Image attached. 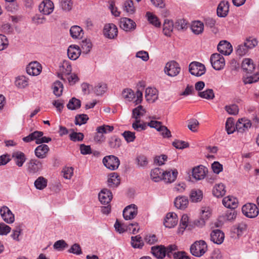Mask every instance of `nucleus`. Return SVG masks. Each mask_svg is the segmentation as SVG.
Wrapping results in <instances>:
<instances>
[{
  "label": "nucleus",
  "instance_id": "obj_1",
  "mask_svg": "<svg viewBox=\"0 0 259 259\" xmlns=\"http://www.w3.org/2000/svg\"><path fill=\"white\" fill-rule=\"evenodd\" d=\"M207 250V245L203 240L195 241L190 247V251L192 255L200 257L203 255Z\"/></svg>",
  "mask_w": 259,
  "mask_h": 259
},
{
  "label": "nucleus",
  "instance_id": "obj_2",
  "mask_svg": "<svg viewBox=\"0 0 259 259\" xmlns=\"http://www.w3.org/2000/svg\"><path fill=\"white\" fill-rule=\"evenodd\" d=\"M122 95L123 98L128 101H131L136 98V100L134 101L136 104L141 103L143 99V93L140 90H138L136 94H135L132 90L126 89L122 91Z\"/></svg>",
  "mask_w": 259,
  "mask_h": 259
},
{
  "label": "nucleus",
  "instance_id": "obj_3",
  "mask_svg": "<svg viewBox=\"0 0 259 259\" xmlns=\"http://www.w3.org/2000/svg\"><path fill=\"white\" fill-rule=\"evenodd\" d=\"M114 127L108 125H103L97 127L96 129L97 133L94 137V140L98 143H102L104 142L105 137L104 134H107L113 131Z\"/></svg>",
  "mask_w": 259,
  "mask_h": 259
},
{
  "label": "nucleus",
  "instance_id": "obj_4",
  "mask_svg": "<svg viewBox=\"0 0 259 259\" xmlns=\"http://www.w3.org/2000/svg\"><path fill=\"white\" fill-rule=\"evenodd\" d=\"M104 165L109 169L114 170L118 168L120 164L119 158L114 155H108L103 159Z\"/></svg>",
  "mask_w": 259,
  "mask_h": 259
},
{
  "label": "nucleus",
  "instance_id": "obj_5",
  "mask_svg": "<svg viewBox=\"0 0 259 259\" xmlns=\"http://www.w3.org/2000/svg\"><path fill=\"white\" fill-rule=\"evenodd\" d=\"M210 61L212 67L216 70L222 69L225 65V61L223 56L218 53L211 55Z\"/></svg>",
  "mask_w": 259,
  "mask_h": 259
},
{
  "label": "nucleus",
  "instance_id": "obj_6",
  "mask_svg": "<svg viewBox=\"0 0 259 259\" xmlns=\"http://www.w3.org/2000/svg\"><path fill=\"white\" fill-rule=\"evenodd\" d=\"M181 71V67L178 63L175 61H171L166 63L164 71L170 76H177Z\"/></svg>",
  "mask_w": 259,
  "mask_h": 259
},
{
  "label": "nucleus",
  "instance_id": "obj_7",
  "mask_svg": "<svg viewBox=\"0 0 259 259\" xmlns=\"http://www.w3.org/2000/svg\"><path fill=\"white\" fill-rule=\"evenodd\" d=\"M243 213L247 217L254 218L258 214L259 210L257 207L254 204L247 203L242 206Z\"/></svg>",
  "mask_w": 259,
  "mask_h": 259
},
{
  "label": "nucleus",
  "instance_id": "obj_8",
  "mask_svg": "<svg viewBox=\"0 0 259 259\" xmlns=\"http://www.w3.org/2000/svg\"><path fill=\"white\" fill-rule=\"evenodd\" d=\"M189 70L190 73L193 75L200 76L205 72L204 65L200 63L194 62L189 65Z\"/></svg>",
  "mask_w": 259,
  "mask_h": 259
},
{
  "label": "nucleus",
  "instance_id": "obj_9",
  "mask_svg": "<svg viewBox=\"0 0 259 259\" xmlns=\"http://www.w3.org/2000/svg\"><path fill=\"white\" fill-rule=\"evenodd\" d=\"M138 214V207L134 204L127 206L123 210V217L125 220L134 219Z\"/></svg>",
  "mask_w": 259,
  "mask_h": 259
},
{
  "label": "nucleus",
  "instance_id": "obj_10",
  "mask_svg": "<svg viewBox=\"0 0 259 259\" xmlns=\"http://www.w3.org/2000/svg\"><path fill=\"white\" fill-rule=\"evenodd\" d=\"M103 33L106 37L109 39H114L118 34L117 28L113 23L106 24L104 26Z\"/></svg>",
  "mask_w": 259,
  "mask_h": 259
},
{
  "label": "nucleus",
  "instance_id": "obj_11",
  "mask_svg": "<svg viewBox=\"0 0 259 259\" xmlns=\"http://www.w3.org/2000/svg\"><path fill=\"white\" fill-rule=\"evenodd\" d=\"M119 26L125 31H132L136 29V24L132 19L123 17L120 19Z\"/></svg>",
  "mask_w": 259,
  "mask_h": 259
},
{
  "label": "nucleus",
  "instance_id": "obj_12",
  "mask_svg": "<svg viewBox=\"0 0 259 259\" xmlns=\"http://www.w3.org/2000/svg\"><path fill=\"white\" fill-rule=\"evenodd\" d=\"M0 213L3 220L8 224H12L15 221L14 214L6 206H3L0 209Z\"/></svg>",
  "mask_w": 259,
  "mask_h": 259
},
{
  "label": "nucleus",
  "instance_id": "obj_13",
  "mask_svg": "<svg viewBox=\"0 0 259 259\" xmlns=\"http://www.w3.org/2000/svg\"><path fill=\"white\" fill-rule=\"evenodd\" d=\"M42 67L39 63L37 61L30 62L26 67L28 74L33 76H36L40 74Z\"/></svg>",
  "mask_w": 259,
  "mask_h": 259
},
{
  "label": "nucleus",
  "instance_id": "obj_14",
  "mask_svg": "<svg viewBox=\"0 0 259 259\" xmlns=\"http://www.w3.org/2000/svg\"><path fill=\"white\" fill-rule=\"evenodd\" d=\"M251 126V122L250 120L243 118L239 119L236 123V130L240 133H243L248 131Z\"/></svg>",
  "mask_w": 259,
  "mask_h": 259
},
{
  "label": "nucleus",
  "instance_id": "obj_15",
  "mask_svg": "<svg viewBox=\"0 0 259 259\" xmlns=\"http://www.w3.org/2000/svg\"><path fill=\"white\" fill-rule=\"evenodd\" d=\"M54 9V4L50 0H45L39 6V10L44 15L50 14Z\"/></svg>",
  "mask_w": 259,
  "mask_h": 259
},
{
  "label": "nucleus",
  "instance_id": "obj_16",
  "mask_svg": "<svg viewBox=\"0 0 259 259\" xmlns=\"http://www.w3.org/2000/svg\"><path fill=\"white\" fill-rule=\"evenodd\" d=\"M72 71L71 65L70 62L68 61H64L62 62L61 66H60V73L58 74V76L62 80H64V75H69Z\"/></svg>",
  "mask_w": 259,
  "mask_h": 259
},
{
  "label": "nucleus",
  "instance_id": "obj_17",
  "mask_svg": "<svg viewBox=\"0 0 259 259\" xmlns=\"http://www.w3.org/2000/svg\"><path fill=\"white\" fill-rule=\"evenodd\" d=\"M218 50L222 54L230 55L233 51V48L230 43L226 40L221 41L218 45Z\"/></svg>",
  "mask_w": 259,
  "mask_h": 259
},
{
  "label": "nucleus",
  "instance_id": "obj_18",
  "mask_svg": "<svg viewBox=\"0 0 259 259\" xmlns=\"http://www.w3.org/2000/svg\"><path fill=\"white\" fill-rule=\"evenodd\" d=\"M229 10V3L228 1H221L217 8V15L220 17H225L227 16Z\"/></svg>",
  "mask_w": 259,
  "mask_h": 259
},
{
  "label": "nucleus",
  "instance_id": "obj_19",
  "mask_svg": "<svg viewBox=\"0 0 259 259\" xmlns=\"http://www.w3.org/2000/svg\"><path fill=\"white\" fill-rule=\"evenodd\" d=\"M178 218L176 213H168L164 219V225L169 228L174 227L178 223Z\"/></svg>",
  "mask_w": 259,
  "mask_h": 259
},
{
  "label": "nucleus",
  "instance_id": "obj_20",
  "mask_svg": "<svg viewBox=\"0 0 259 259\" xmlns=\"http://www.w3.org/2000/svg\"><path fill=\"white\" fill-rule=\"evenodd\" d=\"M98 197L102 204H108L112 200L113 196L110 190L107 189H103L99 193Z\"/></svg>",
  "mask_w": 259,
  "mask_h": 259
},
{
  "label": "nucleus",
  "instance_id": "obj_21",
  "mask_svg": "<svg viewBox=\"0 0 259 259\" xmlns=\"http://www.w3.org/2000/svg\"><path fill=\"white\" fill-rule=\"evenodd\" d=\"M210 236L211 241L217 244H221L224 240L225 234L219 229L213 230Z\"/></svg>",
  "mask_w": 259,
  "mask_h": 259
},
{
  "label": "nucleus",
  "instance_id": "obj_22",
  "mask_svg": "<svg viewBox=\"0 0 259 259\" xmlns=\"http://www.w3.org/2000/svg\"><path fill=\"white\" fill-rule=\"evenodd\" d=\"M162 180L166 183H171L177 179L178 172L176 169L163 171Z\"/></svg>",
  "mask_w": 259,
  "mask_h": 259
},
{
  "label": "nucleus",
  "instance_id": "obj_23",
  "mask_svg": "<svg viewBox=\"0 0 259 259\" xmlns=\"http://www.w3.org/2000/svg\"><path fill=\"white\" fill-rule=\"evenodd\" d=\"M42 167L41 163L37 159H31L27 163V170L29 174L37 172Z\"/></svg>",
  "mask_w": 259,
  "mask_h": 259
},
{
  "label": "nucleus",
  "instance_id": "obj_24",
  "mask_svg": "<svg viewBox=\"0 0 259 259\" xmlns=\"http://www.w3.org/2000/svg\"><path fill=\"white\" fill-rule=\"evenodd\" d=\"M158 92L155 88H148L145 91V98L150 103H154L158 98Z\"/></svg>",
  "mask_w": 259,
  "mask_h": 259
},
{
  "label": "nucleus",
  "instance_id": "obj_25",
  "mask_svg": "<svg viewBox=\"0 0 259 259\" xmlns=\"http://www.w3.org/2000/svg\"><path fill=\"white\" fill-rule=\"evenodd\" d=\"M81 54V50L79 47L76 45H71L67 50L68 58L72 60H76Z\"/></svg>",
  "mask_w": 259,
  "mask_h": 259
},
{
  "label": "nucleus",
  "instance_id": "obj_26",
  "mask_svg": "<svg viewBox=\"0 0 259 259\" xmlns=\"http://www.w3.org/2000/svg\"><path fill=\"white\" fill-rule=\"evenodd\" d=\"M206 168L202 165L193 168L192 176L196 180H200L204 178L206 175Z\"/></svg>",
  "mask_w": 259,
  "mask_h": 259
},
{
  "label": "nucleus",
  "instance_id": "obj_27",
  "mask_svg": "<svg viewBox=\"0 0 259 259\" xmlns=\"http://www.w3.org/2000/svg\"><path fill=\"white\" fill-rule=\"evenodd\" d=\"M12 158L18 167H22L26 160L24 153L21 151H16L12 154Z\"/></svg>",
  "mask_w": 259,
  "mask_h": 259
},
{
  "label": "nucleus",
  "instance_id": "obj_28",
  "mask_svg": "<svg viewBox=\"0 0 259 259\" xmlns=\"http://www.w3.org/2000/svg\"><path fill=\"white\" fill-rule=\"evenodd\" d=\"M255 64L250 58H245L242 62V68L247 73H251L255 69Z\"/></svg>",
  "mask_w": 259,
  "mask_h": 259
},
{
  "label": "nucleus",
  "instance_id": "obj_29",
  "mask_svg": "<svg viewBox=\"0 0 259 259\" xmlns=\"http://www.w3.org/2000/svg\"><path fill=\"white\" fill-rule=\"evenodd\" d=\"M223 204L227 208L235 209L238 206V202L236 198L227 196L223 198Z\"/></svg>",
  "mask_w": 259,
  "mask_h": 259
},
{
  "label": "nucleus",
  "instance_id": "obj_30",
  "mask_svg": "<svg viewBox=\"0 0 259 259\" xmlns=\"http://www.w3.org/2000/svg\"><path fill=\"white\" fill-rule=\"evenodd\" d=\"M151 252L157 258H163L166 255V248L162 245L153 246Z\"/></svg>",
  "mask_w": 259,
  "mask_h": 259
},
{
  "label": "nucleus",
  "instance_id": "obj_31",
  "mask_svg": "<svg viewBox=\"0 0 259 259\" xmlns=\"http://www.w3.org/2000/svg\"><path fill=\"white\" fill-rule=\"evenodd\" d=\"M49 150V147L46 144H41L37 146L35 149V154L39 158H44Z\"/></svg>",
  "mask_w": 259,
  "mask_h": 259
},
{
  "label": "nucleus",
  "instance_id": "obj_32",
  "mask_svg": "<svg viewBox=\"0 0 259 259\" xmlns=\"http://www.w3.org/2000/svg\"><path fill=\"white\" fill-rule=\"evenodd\" d=\"M188 199L185 196L177 197L174 202L175 206L180 209H185L188 204Z\"/></svg>",
  "mask_w": 259,
  "mask_h": 259
},
{
  "label": "nucleus",
  "instance_id": "obj_33",
  "mask_svg": "<svg viewBox=\"0 0 259 259\" xmlns=\"http://www.w3.org/2000/svg\"><path fill=\"white\" fill-rule=\"evenodd\" d=\"M163 170L160 168H155L151 170L150 173L151 179L155 182L162 180Z\"/></svg>",
  "mask_w": 259,
  "mask_h": 259
},
{
  "label": "nucleus",
  "instance_id": "obj_34",
  "mask_svg": "<svg viewBox=\"0 0 259 259\" xmlns=\"http://www.w3.org/2000/svg\"><path fill=\"white\" fill-rule=\"evenodd\" d=\"M70 35L73 38H81L83 34L82 28L78 26H73L70 29Z\"/></svg>",
  "mask_w": 259,
  "mask_h": 259
},
{
  "label": "nucleus",
  "instance_id": "obj_35",
  "mask_svg": "<svg viewBox=\"0 0 259 259\" xmlns=\"http://www.w3.org/2000/svg\"><path fill=\"white\" fill-rule=\"evenodd\" d=\"M213 194L217 197L223 196L226 193L225 187L222 183L216 185L212 191Z\"/></svg>",
  "mask_w": 259,
  "mask_h": 259
},
{
  "label": "nucleus",
  "instance_id": "obj_36",
  "mask_svg": "<svg viewBox=\"0 0 259 259\" xmlns=\"http://www.w3.org/2000/svg\"><path fill=\"white\" fill-rule=\"evenodd\" d=\"M145 113V109L142 106L139 105L133 110L132 117L134 118L135 120H140V118L144 116Z\"/></svg>",
  "mask_w": 259,
  "mask_h": 259
},
{
  "label": "nucleus",
  "instance_id": "obj_37",
  "mask_svg": "<svg viewBox=\"0 0 259 259\" xmlns=\"http://www.w3.org/2000/svg\"><path fill=\"white\" fill-rule=\"evenodd\" d=\"M174 28V24L172 21L165 20L163 25V32L167 36H170Z\"/></svg>",
  "mask_w": 259,
  "mask_h": 259
},
{
  "label": "nucleus",
  "instance_id": "obj_38",
  "mask_svg": "<svg viewBox=\"0 0 259 259\" xmlns=\"http://www.w3.org/2000/svg\"><path fill=\"white\" fill-rule=\"evenodd\" d=\"M53 93L57 97H60L62 95L63 90V85L60 81H56L52 85Z\"/></svg>",
  "mask_w": 259,
  "mask_h": 259
},
{
  "label": "nucleus",
  "instance_id": "obj_39",
  "mask_svg": "<svg viewBox=\"0 0 259 259\" xmlns=\"http://www.w3.org/2000/svg\"><path fill=\"white\" fill-rule=\"evenodd\" d=\"M108 144L110 148L117 149L121 145V140L117 136H113L109 139Z\"/></svg>",
  "mask_w": 259,
  "mask_h": 259
},
{
  "label": "nucleus",
  "instance_id": "obj_40",
  "mask_svg": "<svg viewBox=\"0 0 259 259\" xmlns=\"http://www.w3.org/2000/svg\"><path fill=\"white\" fill-rule=\"evenodd\" d=\"M203 198L202 192L200 190H192L190 194V199L192 202L200 201Z\"/></svg>",
  "mask_w": 259,
  "mask_h": 259
},
{
  "label": "nucleus",
  "instance_id": "obj_41",
  "mask_svg": "<svg viewBox=\"0 0 259 259\" xmlns=\"http://www.w3.org/2000/svg\"><path fill=\"white\" fill-rule=\"evenodd\" d=\"M204 25L200 21L193 22L191 25V30L196 34H199L203 32Z\"/></svg>",
  "mask_w": 259,
  "mask_h": 259
},
{
  "label": "nucleus",
  "instance_id": "obj_42",
  "mask_svg": "<svg viewBox=\"0 0 259 259\" xmlns=\"http://www.w3.org/2000/svg\"><path fill=\"white\" fill-rule=\"evenodd\" d=\"M47 180L42 177H38L34 182V186L37 189L42 190L47 187Z\"/></svg>",
  "mask_w": 259,
  "mask_h": 259
},
{
  "label": "nucleus",
  "instance_id": "obj_43",
  "mask_svg": "<svg viewBox=\"0 0 259 259\" xmlns=\"http://www.w3.org/2000/svg\"><path fill=\"white\" fill-rule=\"evenodd\" d=\"M81 102L78 99H77L75 98H72L70 101L69 103L67 105V108L70 110H76L80 107Z\"/></svg>",
  "mask_w": 259,
  "mask_h": 259
},
{
  "label": "nucleus",
  "instance_id": "obj_44",
  "mask_svg": "<svg viewBox=\"0 0 259 259\" xmlns=\"http://www.w3.org/2000/svg\"><path fill=\"white\" fill-rule=\"evenodd\" d=\"M123 10L129 14H133L135 12V8L132 0H127L124 3Z\"/></svg>",
  "mask_w": 259,
  "mask_h": 259
},
{
  "label": "nucleus",
  "instance_id": "obj_45",
  "mask_svg": "<svg viewBox=\"0 0 259 259\" xmlns=\"http://www.w3.org/2000/svg\"><path fill=\"white\" fill-rule=\"evenodd\" d=\"M131 244L134 248H141L144 245V243L142 241L141 237L139 235L133 236L131 238Z\"/></svg>",
  "mask_w": 259,
  "mask_h": 259
},
{
  "label": "nucleus",
  "instance_id": "obj_46",
  "mask_svg": "<svg viewBox=\"0 0 259 259\" xmlns=\"http://www.w3.org/2000/svg\"><path fill=\"white\" fill-rule=\"evenodd\" d=\"M198 96L207 100H212L214 98V94L212 89H207L203 92H199Z\"/></svg>",
  "mask_w": 259,
  "mask_h": 259
},
{
  "label": "nucleus",
  "instance_id": "obj_47",
  "mask_svg": "<svg viewBox=\"0 0 259 259\" xmlns=\"http://www.w3.org/2000/svg\"><path fill=\"white\" fill-rule=\"evenodd\" d=\"M199 122L195 118H192L188 121V128L192 132H197Z\"/></svg>",
  "mask_w": 259,
  "mask_h": 259
},
{
  "label": "nucleus",
  "instance_id": "obj_48",
  "mask_svg": "<svg viewBox=\"0 0 259 259\" xmlns=\"http://www.w3.org/2000/svg\"><path fill=\"white\" fill-rule=\"evenodd\" d=\"M188 221L189 218L188 215L187 214H183L182 217L180 224V227L178 229L179 233L183 234L184 231L188 226Z\"/></svg>",
  "mask_w": 259,
  "mask_h": 259
},
{
  "label": "nucleus",
  "instance_id": "obj_49",
  "mask_svg": "<svg viewBox=\"0 0 259 259\" xmlns=\"http://www.w3.org/2000/svg\"><path fill=\"white\" fill-rule=\"evenodd\" d=\"M247 225L246 223L242 222L234 226L235 232L238 236L241 235L247 229Z\"/></svg>",
  "mask_w": 259,
  "mask_h": 259
},
{
  "label": "nucleus",
  "instance_id": "obj_50",
  "mask_svg": "<svg viewBox=\"0 0 259 259\" xmlns=\"http://www.w3.org/2000/svg\"><path fill=\"white\" fill-rule=\"evenodd\" d=\"M107 84L105 83H99L94 88V92L97 95H101L103 94L107 90Z\"/></svg>",
  "mask_w": 259,
  "mask_h": 259
},
{
  "label": "nucleus",
  "instance_id": "obj_51",
  "mask_svg": "<svg viewBox=\"0 0 259 259\" xmlns=\"http://www.w3.org/2000/svg\"><path fill=\"white\" fill-rule=\"evenodd\" d=\"M89 119V117L87 114L77 115L75 118V124L76 125H81L85 124Z\"/></svg>",
  "mask_w": 259,
  "mask_h": 259
},
{
  "label": "nucleus",
  "instance_id": "obj_52",
  "mask_svg": "<svg viewBox=\"0 0 259 259\" xmlns=\"http://www.w3.org/2000/svg\"><path fill=\"white\" fill-rule=\"evenodd\" d=\"M108 185L111 186L112 185H115L117 187L120 183V179L119 176L116 173H112L110 175V178L108 180Z\"/></svg>",
  "mask_w": 259,
  "mask_h": 259
},
{
  "label": "nucleus",
  "instance_id": "obj_53",
  "mask_svg": "<svg viewBox=\"0 0 259 259\" xmlns=\"http://www.w3.org/2000/svg\"><path fill=\"white\" fill-rule=\"evenodd\" d=\"M146 15L148 16V20L151 24L155 27H159L160 26V22L155 15H153L150 12H147Z\"/></svg>",
  "mask_w": 259,
  "mask_h": 259
},
{
  "label": "nucleus",
  "instance_id": "obj_54",
  "mask_svg": "<svg viewBox=\"0 0 259 259\" xmlns=\"http://www.w3.org/2000/svg\"><path fill=\"white\" fill-rule=\"evenodd\" d=\"M81 47L82 53L84 54H88L90 52L92 45L90 40L85 39L81 41Z\"/></svg>",
  "mask_w": 259,
  "mask_h": 259
},
{
  "label": "nucleus",
  "instance_id": "obj_55",
  "mask_svg": "<svg viewBox=\"0 0 259 259\" xmlns=\"http://www.w3.org/2000/svg\"><path fill=\"white\" fill-rule=\"evenodd\" d=\"M122 135L127 143L133 142L136 139L135 133L131 131H125L122 134Z\"/></svg>",
  "mask_w": 259,
  "mask_h": 259
},
{
  "label": "nucleus",
  "instance_id": "obj_56",
  "mask_svg": "<svg viewBox=\"0 0 259 259\" xmlns=\"http://www.w3.org/2000/svg\"><path fill=\"white\" fill-rule=\"evenodd\" d=\"M172 145L177 149H183L189 147V143L183 141L176 140L172 142Z\"/></svg>",
  "mask_w": 259,
  "mask_h": 259
},
{
  "label": "nucleus",
  "instance_id": "obj_57",
  "mask_svg": "<svg viewBox=\"0 0 259 259\" xmlns=\"http://www.w3.org/2000/svg\"><path fill=\"white\" fill-rule=\"evenodd\" d=\"M15 84L19 88H24L28 85V82L25 77L20 76L16 79Z\"/></svg>",
  "mask_w": 259,
  "mask_h": 259
},
{
  "label": "nucleus",
  "instance_id": "obj_58",
  "mask_svg": "<svg viewBox=\"0 0 259 259\" xmlns=\"http://www.w3.org/2000/svg\"><path fill=\"white\" fill-rule=\"evenodd\" d=\"M248 50L246 46L243 43L238 46L236 49V54L237 55L242 57L246 54Z\"/></svg>",
  "mask_w": 259,
  "mask_h": 259
},
{
  "label": "nucleus",
  "instance_id": "obj_59",
  "mask_svg": "<svg viewBox=\"0 0 259 259\" xmlns=\"http://www.w3.org/2000/svg\"><path fill=\"white\" fill-rule=\"evenodd\" d=\"M225 109L229 114L232 115H237L239 112L238 107L235 104H233L230 106H226Z\"/></svg>",
  "mask_w": 259,
  "mask_h": 259
},
{
  "label": "nucleus",
  "instance_id": "obj_60",
  "mask_svg": "<svg viewBox=\"0 0 259 259\" xmlns=\"http://www.w3.org/2000/svg\"><path fill=\"white\" fill-rule=\"evenodd\" d=\"M243 43L247 48L249 50L253 48L257 45V41L254 38L250 37L247 38Z\"/></svg>",
  "mask_w": 259,
  "mask_h": 259
},
{
  "label": "nucleus",
  "instance_id": "obj_61",
  "mask_svg": "<svg viewBox=\"0 0 259 259\" xmlns=\"http://www.w3.org/2000/svg\"><path fill=\"white\" fill-rule=\"evenodd\" d=\"M226 130L228 134H232L235 131L234 123L232 119L229 118L226 122Z\"/></svg>",
  "mask_w": 259,
  "mask_h": 259
},
{
  "label": "nucleus",
  "instance_id": "obj_62",
  "mask_svg": "<svg viewBox=\"0 0 259 259\" xmlns=\"http://www.w3.org/2000/svg\"><path fill=\"white\" fill-rule=\"evenodd\" d=\"M60 6L64 11H69L72 9V4L71 0H61Z\"/></svg>",
  "mask_w": 259,
  "mask_h": 259
},
{
  "label": "nucleus",
  "instance_id": "obj_63",
  "mask_svg": "<svg viewBox=\"0 0 259 259\" xmlns=\"http://www.w3.org/2000/svg\"><path fill=\"white\" fill-rule=\"evenodd\" d=\"M175 28L178 30H183L187 28V23L184 19L178 20L175 23Z\"/></svg>",
  "mask_w": 259,
  "mask_h": 259
},
{
  "label": "nucleus",
  "instance_id": "obj_64",
  "mask_svg": "<svg viewBox=\"0 0 259 259\" xmlns=\"http://www.w3.org/2000/svg\"><path fill=\"white\" fill-rule=\"evenodd\" d=\"M68 252L77 255H79L82 253L81 247L77 243H74L72 245L68 250Z\"/></svg>",
  "mask_w": 259,
  "mask_h": 259
}]
</instances>
